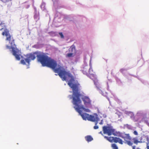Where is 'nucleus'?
Here are the masks:
<instances>
[{
    "instance_id": "obj_1",
    "label": "nucleus",
    "mask_w": 149,
    "mask_h": 149,
    "mask_svg": "<svg viewBox=\"0 0 149 149\" xmlns=\"http://www.w3.org/2000/svg\"><path fill=\"white\" fill-rule=\"evenodd\" d=\"M26 58H22L21 63L24 65H26V63L29 64L31 60H34L36 57L37 61L41 63L43 66H46L52 68L62 79L63 81H66L67 76L70 75V73L65 71V69L61 65H57L56 61L49 57L45 53L41 52H35L26 55Z\"/></svg>"
},
{
    "instance_id": "obj_2",
    "label": "nucleus",
    "mask_w": 149,
    "mask_h": 149,
    "mask_svg": "<svg viewBox=\"0 0 149 149\" xmlns=\"http://www.w3.org/2000/svg\"><path fill=\"white\" fill-rule=\"evenodd\" d=\"M70 78L69 81L68 83L69 86L72 89L73 91L72 94V103L75 105L74 107L76 110L79 113H81L82 111L81 110H83L87 112H89L90 110L88 109H85L84 106L81 104V101L80 99L81 95L78 91V88L76 84L72 83L74 81V79L73 76L70 73V75L67 76Z\"/></svg>"
},
{
    "instance_id": "obj_3",
    "label": "nucleus",
    "mask_w": 149,
    "mask_h": 149,
    "mask_svg": "<svg viewBox=\"0 0 149 149\" xmlns=\"http://www.w3.org/2000/svg\"><path fill=\"white\" fill-rule=\"evenodd\" d=\"M102 131L104 134L109 136L113 135L114 136H118L123 139L124 143L129 146H132V142L131 141L132 137L129 134H121L119 132H117L115 129L110 125L104 126L102 127Z\"/></svg>"
},
{
    "instance_id": "obj_4",
    "label": "nucleus",
    "mask_w": 149,
    "mask_h": 149,
    "mask_svg": "<svg viewBox=\"0 0 149 149\" xmlns=\"http://www.w3.org/2000/svg\"><path fill=\"white\" fill-rule=\"evenodd\" d=\"M2 36H5L6 37V40L9 41V43L10 44V46L6 45V49H12V52L13 55L14 56L17 60H19L20 59V55L18 54L19 50L15 48L16 45L15 43V40L13 37L9 33L8 31L5 29L4 32H3Z\"/></svg>"
},
{
    "instance_id": "obj_5",
    "label": "nucleus",
    "mask_w": 149,
    "mask_h": 149,
    "mask_svg": "<svg viewBox=\"0 0 149 149\" xmlns=\"http://www.w3.org/2000/svg\"><path fill=\"white\" fill-rule=\"evenodd\" d=\"M105 139L111 143L114 142L115 143H118L121 144H123L124 141L122 139L119 138L114 137H108L106 136H104Z\"/></svg>"
},
{
    "instance_id": "obj_6",
    "label": "nucleus",
    "mask_w": 149,
    "mask_h": 149,
    "mask_svg": "<svg viewBox=\"0 0 149 149\" xmlns=\"http://www.w3.org/2000/svg\"><path fill=\"white\" fill-rule=\"evenodd\" d=\"M81 99L84 102V104L86 107H88L89 106H91V101L88 97L84 96Z\"/></svg>"
},
{
    "instance_id": "obj_7",
    "label": "nucleus",
    "mask_w": 149,
    "mask_h": 149,
    "mask_svg": "<svg viewBox=\"0 0 149 149\" xmlns=\"http://www.w3.org/2000/svg\"><path fill=\"white\" fill-rule=\"evenodd\" d=\"M99 120L100 119L96 113H94L93 115H90L88 119V121L96 123V125L97 124Z\"/></svg>"
},
{
    "instance_id": "obj_8",
    "label": "nucleus",
    "mask_w": 149,
    "mask_h": 149,
    "mask_svg": "<svg viewBox=\"0 0 149 149\" xmlns=\"http://www.w3.org/2000/svg\"><path fill=\"white\" fill-rule=\"evenodd\" d=\"M83 72L84 74H86L88 76H92L93 77H94L95 74V72H93L91 67L89 69V71L88 72H86L85 70H83Z\"/></svg>"
},
{
    "instance_id": "obj_9",
    "label": "nucleus",
    "mask_w": 149,
    "mask_h": 149,
    "mask_svg": "<svg viewBox=\"0 0 149 149\" xmlns=\"http://www.w3.org/2000/svg\"><path fill=\"white\" fill-rule=\"evenodd\" d=\"M0 26L3 27L0 29V30L2 31L3 30V31L2 32V35L3 32L6 29L8 30V31L9 33L10 34L9 30L6 28V26L5 25V24L4 21H0Z\"/></svg>"
},
{
    "instance_id": "obj_10",
    "label": "nucleus",
    "mask_w": 149,
    "mask_h": 149,
    "mask_svg": "<svg viewBox=\"0 0 149 149\" xmlns=\"http://www.w3.org/2000/svg\"><path fill=\"white\" fill-rule=\"evenodd\" d=\"M79 114L81 116L83 120H88L90 116L89 114L86 113H82V112H81V113Z\"/></svg>"
},
{
    "instance_id": "obj_11",
    "label": "nucleus",
    "mask_w": 149,
    "mask_h": 149,
    "mask_svg": "<svg viewBox=\"0 0 149 149\" xmlns=\"http://www.w3.org/2000/svg\"><path fill=\"white\" fill-rule=\"evenodd\" d=\"M68 51L70 53L75 55L76 52L75 46L74 45H72L69 49Z\"/></svg>"
},
{
    "instance_id": "obj_12",
    "label": "nucleus",
    "mask_w": 149,
    "mask_h": 149,
    "mask_svg": "<svg viewBox=\"0 0 149 149\" xmlns=\"http://www.w3.org/2000/svg\"><path fill=\"white\" fill-rule=\"evenodd\" d=\"M133 140L134 141V143L137 144L138 143H143L144 142V141H139L136 138H134L132 139V140H131V141L132 142H133L132 141V140ZM132 144H133V143H132ZM133 144H132V145Z\"/></svg>"
},
{
    "instance_id": "obj_13",
    "label": "nucleus",
    "mask_w": 149,
    "mask_h": 149,
    "mask_svg": "<svg viewBox=\"0 0 149 149\" xmlns=\"http://www.w3.org/2000/svg\"><path fill=\"white\" fill-rule=\"evenodd\" d=\"M86 140L88 142L91 141L93 140V138L90 135H88L85 137Z\"/></svg>"
},
{
    "instance_id": "obj_14",
    "label": "nucleus",
    "mask_w": 149,
    "mask_h": 149,
    "mask_svg": "<svg viewBox=\"0 0 149 149\" xmlns=\"http://www.w3.org/2000/svg\"><path fill=\"white\" fill-rule=\"evenodd\" d=\"M75 55L74 54L72 53H69L66 55V57H73Z\"/></svg>"
},
{
    "instance_id": "obj_15",
    "label": "nucleus",
    "mask_w": 149,
    "mask_h": 149,
    "mask_svg": "<svg viewBox=\"0 0 149 149\" xmlns=\"http://www.w3.org/2000/svg\"><path fill=\"white\" fill-rule=\"evenodd\" d=\"M111 147L113 149H118V147L116 145L115 143H113L111 145Z\"/></svg>"
},
{
    "instance_id": "obj_16",
    "label": "nucleus",
    "mask_w": 149,
    "mask_h": 149,
    "mask_svg": "<svg viewBox=\"0 0 149 149\" xmlns=\"http://www.w3.org/2000/svg\"><path fill=\"white\" fill-rule=\"evenodd\" d=\"M45 4L44 3H42L41 5V9H42L43 10L45 9Z\"/></svg>"
},
{
    "instance_id": "obj_17",
    "label": "nucleus",
    "mask_w": 149,
    "mask_h": 149,
    "mask_svg": "<svg viewBox=\"0 0 149 149\" xmlns=\"http://www.w3.org/2000/svg\"><path fill=\"white\" fill-rule=\"evenodd\" d=\"M146 137L144 136H141V139H140V141L142 140L144 141V142L143 143L145 142V139H146Z\"/></svg>"
},
{
    "instance_id": "obj_18",
    "label": "nucleus",
    "mask_w": 149,
    "mask_h": 149,
    "mask_svg": "<svg viewBox=\"0 0 149 149\" xmlns=\"http://www.w3.org/2000/svg\"><path fill=\"white\" fill-rule=\"evenodd\" d=\"M95 123V125L94 126L93 128L95 130L97 129L99 127L97 125V124L96 125V123Z\"/></svg>"
},
{
    "instance_id": "obj_19",
    "label": "nucleus",
    "mask_w": 149,
    "mask_h": 149,
    "mask_svg": "<svg viewBox=\"0 0 149 149\" xmlns=\"http://www.w3.org/2000/svg\"><path fill=\"white\" fill-rule=\"evenodd\" d=\"M59 35L60 36L61 38H64V36L62 32H60L59 33Z\"/></svg>"
},
{
    "instance_id": "obj_20",
    "label": "nucleus",
    "mask_w": 149,
    "mask_h": 149,
    "mask_svg": "<svg viewBox=\"0 0 149 149\" xmlns=\"http://www.w3.org/2000/svg\"><path fill=\"white\" fill-rule=\"evenodd\" d=\"M100 113L101 115H102V116H100L101 118H102V117L104 118H105L107 116L105 114H102L101 113Z\"/></svg>"
},
{
    "instance_id": "obj_21",
    "label": "nucleus",
    "mask_w": 149,
    "mask_h": 149,
    "mask_svg": "<svg viewBox=\"0 0 149 149\" xmlns=\"http://www.w3.org/2000/svg\"><path fill=\"white\" fill-rule=\"evenodd\" d=\"M133 134L136 135H137L138 134V133L136 131H134L133 132Z\"/></svg>"
},
{
    "instance_id": "obj_22",
    "label": "nucleus",
    "mask_w": 149,
    "mask_h": 149,
    "mask_svg": "<svg viewBox=\"0 0 149 149\" xmlns=\"http://www.w3.org/2000/svg\"><path fill=\"white\" fill-rule=\"evenodd\" d=\"M125 70V69H121L120 70V72H121L123 73L124 72Z\"/></svg>"
},
{
    "instance_id": "obj_23",
    "label": "nucleus",
    "mask_w": 149,
    "mask_h": 149,
    "mask_svg": "<svg viewBox=\"0 0 149 149\" xmlns=\"http://www.w3.org/2000/svg\"><path fill=\"white\" fill-rule=\"evenodd\" d=\"M1 1L4 3L8 2L9 1V0H1Z\"/></svg>"
},
{
    "instance_id": "obj_24",
    "label": "nucleus",
    "mask_w": 149,
    "mask_h": 149,
    "mask_svg": "<svg viewBox=\"0 0 149 149\" xmlns=\"http://www.w3.org/2000/svg\"><path fill=\"white\" fill-rule=\"evenodd\" d=\"M147 149H149V143H147Z\"/></svg>"
},
{
    "instance_id": "obj_25",
    "label": "nucleus",
    "mask_w": 149,
    "mask_h": 149,
    "mask_svg": "<svg viewBox=\"0 0 149 149\" xmlns=\"http://www.w3.org/2000/svg\"><path fill=\"white\" fill-rule=\"evenodd\" d=\"M100 125H102L103 124V120H101V121L99 123Z\"/></svg>"
},
{
    "instance_id": "obj_26",
    "label": "nucleus",
    "mask_w": 149,
    "mask_h": 149,
    "mask_svg": "<svg viewBox=\"0 0 149 149\" xmlns=\"http://www.w3.org/2000/svg\"><path fill=\"white\" fill-rule=\"evenodd\" d=\"M132 149H135L136 146H132Z\"/></svg>"
},
{
    "instance_id": "obj_27",
    "label": "nucleus",
    "mask_w": 149,
    "mask_h": 149,
    "mask_svg": "<svg viewBox=\"0 0 149 149\" xmlns=\"http://www.w3.org/2000/svg\"><path fill=\"white\" fill-rule=\"evenodd\" d=\"M99 133H100V134H101L102 135H103V134L102 133V131L100 132H99Z\"/></svg>"
},
{
    "instance_id": "obj_28",
    "label": "nucleus",
    "mask_w": 149,
    "mask_h": 149,
    "mask_svg": "<svg viewBox=\"0 0 149 149\" xmlns=\"http://www.w3.org/2000/svg\"><path fill=\"white\" fill-rule=\"evenodd\" d=\"M69 96L70 97V99H71L72 98L71 95H69Z\"/></svg>"
},
{
    "instance_id": "obj_29",
    "label": "nucleus",
    "mask_w": 149,
    "mask_h": 149,
    "mask_svg": "<svg viewBox=\"0 0 149 149\" xmlns=\"http://www.w3.org/2000/svg\"><path fill=\"white\" fill-rule=\"evenodd\" d=\"M97 89H100L98 88V87H97Z\"/></svg>"
},
{
    "instance_id": "obj_30",
    "label": "nucleus",
    "mask_w": 149,
    "mask_h": 149,
    "mask_svg": "<svg viewBox=\"0 0 149 149\" xmlns=\"http://www.w3.org/2000/svg\"><path fill=\"white\" fill-rule=\"evenodd\" d=\"M127 125V127H128V126H130V125Z\"/></svg>"
},
{
    "instance_id": "obj_31",
    "label": "nucleus",
    "mask_w": 149,
    "mask_h": 149,
    "mask_svg": "<svg viewBox=\"0 0 149 149\" xmlns=\"http://www.w3.org/2000/svg\"><path fill=\"white\" fill-rule=\"evenodd\" d=\"M148 125L149 126V124Z\"/></svg>"
}]
</instances>
